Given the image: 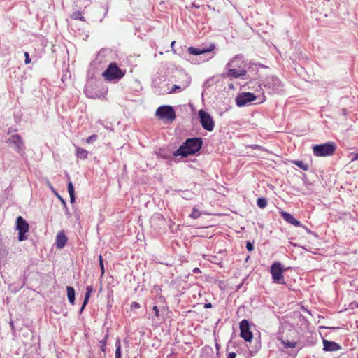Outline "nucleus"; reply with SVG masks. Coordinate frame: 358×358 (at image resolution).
<instances>
[{
  "label": "nucleus",
  "mask_w": 358,
  "mask_h": 358,
  "mask_svg": "<svg viewBox=\"0 0 358 358\" xmlns=\"http://www.w3.org/2000/svg\"><path fill=\"white\" fill-rule=\"evenodd\" d=\"M257 203L258 206L261 208H264L267 206V201L265 198L258 199Z\"/></svg>",
  "instance_id": "b1692460"
},
{
  "label": "nucleus",
  "mask_w": 358,
  "mask_h": 358,
  "mask_svg": "<svg viewBox=\"0 0 358 358\" xmlns=\"http://www.w3.org/2000/svg\"><path fill=\"white\" fill-rule=\"evenodd\" d=\"M336 149L334 142L315 145L313 147V155L316 157H328L334 154Z\"/></svg>",
  "instance_id": "7ed1b4c3"
},
{
  "label": "nucleus",
  "mask_w": 358,
  "mask_h": 358,
  "mask_svg": "<svg viewBox=\"0 0 358 358\" xmlns=\"http://www.w3.org/2000/svg\"><path fill=\"white\" fill-rule=\"evenodd\" d=\"M88 151L85 149L76 146V156L78 159H85L88 157Z\"/></svg>",
  "instance_id": "2eb2a0df"
},
{
  "label": "nucleus",
  "mask_w": 358,
  "mask_h": 358,
  "mask_svg": "<svg viewBox=\"0 0 358 358\" xmlns=\"http://www.w3.org/2000/svg\"><path fill=\"white\" fill-rule=\"evenodd\" d=\"M71 17L76 20L85 21V19L81 11H75L71 14Z\"/></svg>",
  "instance_id": "6ab92c4d"
},
{
  "label": "nucleus",
  "mask_w": 358,
  "mask_h": 358,
  "mask_svg": "<svg viewBox=\"0 0 358 358\" xmlns=\"http://www.w3.org/2000/svg\"><path fill=\"white\" fill-rule=\"evenodd\" d=\"M125 75V71L118 67L116 63H110L107 69L103 72L102 76L107 81L118 80Z\"/></svg>",
  "instance_id": "f03ea898"
},
{
  "label": "nucleus",
  "mask_w": 358,
  "mask_h": 358,
  "mask_svg": "<svg viewBox=\"0 0 358 358\" xmlns=\"http://www.w3.org/2000/svg\"><path fill=\"white\" fill-rule=\"evenodd\" d=\"M322 343L323 350L324 351L335 352L341 349V346L334 341H330L327 339H323Z\"/></svg>",
  "instance_id": "9d476101"
},
{
  "label": "nucleus",
  "mask_w": 358,
  "mask_h": 358,
  "mask_svg": "<svg viewBox=\"0 0 358 358\" xmlns=\"http://www.w3.org/2000/svg\"><path fill=\"white\" fill-rule=\"evenodd\" d=\"M99 266L101 271V275L103 276L104 275V265H103V260L101 255H99Z\"/></svg>",
  "instance_id": "bb28decb"
},
{
  "label": "nucleus",
  "mask_w": 358,
  "mask_h": 358,
  "mask_svg": "<svg viewBox=\"0 0 358 358\" xmlns=\"http://www.w3.org/2000/svg\"><path fill=\"white\" fill-rule=\"evenodd\" d=\"M12 141L16 144H22V139L19 135H13L12 136Z\"/></svg>",
  "instance_id": "cd10ccee"
},
{
  "label": "nucleus",
  "mask_w": 358,
  "mask_h": 358,
  "mask_svg": "<svg viewBox=\"0 0 358 358\" xmlns=\"http://www.w3.org/2000/svg\"><path fill=\"white\" fill-rule=\"evenodd\" d=\"M256 99V96L250 92L239 94L236 99V103L238 106H243L248 103L252 102Z\"/></svg>",
  "instance_id": "1a4fd4ad"
},
{
  "label": "nucleus",
  "mask_w": 358,
  "mask_h": 358,
  "mask_svg": "<svg viewBox=\"0 0 358 358\" xmlns=\"http://www.w3.org/2000/svg\"><path fill=\"white\" fill-rule=\"evenodd\" d=\"M174 44H175V41H172L171 43V46L172 48H173Z\"/></svg>",
  "instance_id": "4c0bfd02"
},
{
  "label": "nucleus",
  "mask_w": 358,
  "mask_h": 358,
  "mask_svg": "<svg viewBox=\"0 0 358 358\" xmlns=\"http://www.w3.org/2000/svg\"><path fill=\"white\" fill-rule=\"evenodd\" d=\"M106 343V340H102L100 341L101 350L103 352H105Z\"/></svg>",
  "instance_id": "72a5a7b5"
},
{
  "label": "nucleus",
  "mask_w": 358,
  "mask_h": 358,
  "mask_svg": "<svg viewBox=\"0 0 358 358\" xmlns=\"http://www.w3.org/2000/svg\"><path fill=\"white\" fill-rule=\"evenodd\" d=\"M241 337L245 341H251L252 333L250 329L249 322L247 320H243L240 322Z\"/></svg>",
  "instance_id": "6e6552de"
},
{
  "label": "nucleus",
  "mask_w": 358,
  "mask_h": 358,
  "mask_svg": "<svg viewBox=\"0 0 358 358\" xmlns=\"http://www.w3.org/2000/svg\"><path fill=\"white\" fill-rule=\"evenodd\" d=\"M29 223L22 216H18L16 220V229L19 231L18 240L23 241L27 239L26 234L29 231Z\"/></svg>",
  "instance_id": "423d86ee"
},
{
  "label": "nucleus",
  "mask_w": 358,
  "mask_h": 358,
  "mask_svg": "<svg viewBox=\"0 0 358 358\" xmlns=\"http://www.w3.org/2000/svg\"><path fill=\"white\" fill-rule=\"evenodd\" d=\"M357 341H358V336H357Z\"/></svg>",
  "instance_id": "ea45409f"
},
{
  "label": "nucleus",
  "mask_w": 358,
  "mask_h": 358,
  "mask_svg": "<svg viewBox=\"0 0 358 358\" xmlns=\"http://www.w3.org/2000/svg\"><path fill=\"white\" fill-rule=\"evenodd\" d=\"M245 73H246V71L244 69L237 70L235 69H229L227 72V76L229 77H232V78H238V77L245 75Z\"/></svg>",
  "instance_id": "4468645a"
},
{
  "label": "nucleus",
  "mask_w": 358,
  "mask_h": 358,
  "mask_svg": "<svg viewBox=\"0 0 358 358\" xmlns=\"http://www.w3.org/2000/svg\"><path fill=\"white\" fill-rule=\"evenodd\" d=\"M152 310L154 311L155 315L157 317H159V308H157V306H154L153 308H152Z\"/></svg>",
  "instance_id": "473e14b6"
},
{
  "label": "nucleus",
  "mask_w": 358,
  "mask_h": 358,
  "mask_svg": "<svg viewBox=\"0 0 358 358\" xmlns=\"http://www.w3.org/2000/svg\"><path fill=\"white\" fill-rule=\"evenodd\" d=\"M348 157L350 158L351 162L358 161V153L357 152H350Z\"/></svg>",
  "instance_id": "c85d7f7f"
},
{
  "label": "nucleus",
  "mask_w": 358,
  "mask_h": 358,
  "mask_svg": "<svg viewBox=\"0 0 358 358\" xmlns=\"http://www.w3.org/2000/svg\"><path fill=\"white\" fill-rule=\"evenodd\" d=\"M214 45H210L208 48H196L194 47H189L188 48V52L191 55H199L201 54H204L206 52H210L214 49Z\"/></svg>",
  "instance_id": "f8f14e48"
},
{
  "label": "nucleus",
  "mask_w": 358,
  "mask_h": 358,
  "mask_svg": "<svg viewBox=\"0 0 358 358\" xmlns=\"http://www.w3.org/2000/svg\"><path fill=\"white\" fill-rule=\"evenodd\" d=\"M189 86V82H187L186 84H184L182 85H175L173 86V87L171 89V90L170 91V93H173V92H176V90H179L180 91H182L184 90L187 87Z\"/></svg>",
  "instance_id": "4be33fe9"
},
{
  "label": "nucleus",
  "mask_w": 358,
  "mask_h": 358,
  "mask_svg": "<svg viewBox=\"0 0 358 358\" xmlns=\"http://www.w3.org/2000/svg\"><path fill=\"white\" fill-rule=\"evenodd\" d=\"M115 347L116 349L115 358H122L121 343L120 340L116 341Z\"/></svg>",
  "instance_id": "412c9836"
},
{
  "label": "nucleus",
  "mask_w": 358,
  "mask_h": 358,
  "mask_svg": "<svg viewBox=\"0 0 358 358\" xmlns=\"http://www.w3.org/2000/svg\"><path fill=\"white\" fill-rule=\"evenodd\" d=\"M204 308H212V304L210 303H205Z\"/></svg>",
  "instance_id": "c9c22d12"
},
{
  "label": "nucleus",
  "mask_w": 358,
  "mask_h": 358,
  "mask_svg": "<svg viewBox=\"0 0 358 358\" xmlns=\"http://www.w3.org/2000/svg\"><path fill=\"white\" fill-rule=\"evenodd\" d=\"M67 242V238L64 231H60L56 237V246L57 248H63Z\"/></svg>",
  "instance_id": "ddd939ff"
},
{
  "label": "nucleus",
  "mask_w": 358,
  "mask_h": 358,
  "mask_svg": "<svg viewBox=\"0 0 358 358\" xmlns=\"http://www.w3.org/2000/svg\"><path fill=\"white\" fill-rule=\"evenodd\" d=\"M292 163L294 165L297 166L299 168L301 169L303 171H308L309 169V166L308 164L304 163L301 160H293Z\"/></svg>",
  "instance_id": "a211bd4d"
},
{
  "label": "nucleus",
  "mask_w": 358,
  "mask_h": 358,
  "mask_svg": "<svg viewBox=\"0 0 358 358\" xmlns=\"http://www.w3.org/2000/svg\"><path fill=\"white\" fill-rule=\"evenodd\" d=\"M68 192L70 195L71 203H73L75 201L74 188L71 182L68 183Z\"/></svg>",
  "instance_id": "aec40b11"
},
{
  "label": "nucleus",
  "mask_w": 358,
  "mask_h": 358,
  "mask_svg": "<svg viewBox=\"0 0 358 358\" xmlns=\"http://www.w3.org/2000/svg\"><path fill=\"white\" fill-rule=\"evenodd\" d=\"M199 117L203 129L208 131H212L215 127V122L210 114L203 110H201L199 111Z\"/></svg>",
  "instance_id": "0eeeda50"
},
{
  "label": "nucleus",
  "mask_w": 358,
  "mask_h": 358,
  "mask_svg": "<svg viewBox=\"0 0 358 358\" xmlns=\"http://www.w3.org/2000/svg\"><path fill=\"white\" fill-rule=\"evenodd\" d=\"M202 145L203 141L201 138H188L173 155L175 157L181 155L185 157L195 154L201 148Z\"/></svg>",
  "instance_id": "f257e3e1"
},
{
  "label": "nucleus",
  "mask_w": 358,
  "mask_h": 358,
  "mask_svg": "<svg viewBox=\"0 0 358 358\" xmlns=\"http://www.w3.org/2000/svg\"><path fill=\"white\" fill-rule=\"evenodd\" d=\"M189 216L193 219H196L200 216V213L196 208H194Z\"/></svg>",
  "instance_id": "a878e982"
},
{
  "label": "nucleus",
  "mask_w": 358,
  "mask_h": 358,
  "mask_svg": "<svg viewBox=\"0 0 358 358\" xmlns=\"http://www.w3.org/2000/svg\"><path fill=\"white\" fill-rule=\"evenodd\" d=\"M58 198L60 199V201H62V203L63 204H65V201L59 196V195H57Z\"/></svg>",
  "instance_id": "e433bc0d"
},
{
  "label": "nucleus",
  "mask_w": 358,
  "mask_h": 358,
  "mask_svg": "<svg viewBox=\"0 0 358 358\" xmlns=\"http://www.w3.org/2000/svg\"><path fill=\"white\" fill-rule=\"evenodd\" d=\"M246 248L248 251H252L254 250L253 245L250 241L246 243Z\"/></svg>",
  "instance_id": "c756f323"
},
{
  "label": "nucleus",
  "mask_w": 358,
  "mask_h": 358,
  "mask_svg": "<svg viewBox=\"0 0 358 358\" xmlns=\"http://www.w3.org/2000/svg\"><path fill=\"white\" fill-rule=\"evenodd\" d=\"M282 343L284 345V348L286 349L289 348H294L296 346V342L295 341H282Z\"/></svg>",
  "instance_id": "5701e85b"
},
{
  "label": "nucleus",
  "mask_w": 358,
  "mask_h": 358,
  "mask_svg": "<svg viewBox=\"0 0 358 358\" xmlns=\"http://www.w3.org/2000/svg\"><path fill=\"white\" fill-rule=\"evenodd\" d=\"M24 57H25V60H24V62L26 64H28L31 62V59L29 57V55L27 52H24Z\"/></svg>",
  "instance_id": "7c9ffc66"
},
{
  "label": "nucleus",
  "mask_w": 358,
  "mask_h": 358,
  "mask_svg": "<svg viewBox=\"0 0 358 358\" xmlns=\"http://www.w3.org/2000/svg\"><path fill=\"white\" fill-rule=\"evenodd\" d=\"M66 291H67L68 299H69V302L72 305H73L74 301H75V290H74L73 287L68 286L66 287Z\"/></svg>",
  "instance_id": "f3484780"
},
{
  "label": "nucleus",
  "mask_w": 358,
  "mask_h": 358,
  "mask_svg": "<svg viewBox=\"0 0 358 358\" xmlns=\"http://www.w3.org/2000/svg\"><path fill=\"white\" fill-rule=\"evenodd\" d=\"M92 290H93V288H92V286H87V288H86V293L85 294V299H84V301H83V303L81 310H83L84 309V308L85 307V306L88 303V301L90 299V295H91V293H92Z\"/></svg>",
  "instance_id": "dca6fc26"
},
{
  "label": "nucleus",
  "mask_w": 358,
  "mask_h": 358,
  "mask_svg": "<svg viewBox=\"0 0 358 358\" xmlns=\"http://www.w3.org/2000/svg\"><path fill=\"white\" fill-rule=\"evenodd\" d=\"M156 115L161 120H166L173 122L176 118V113L172 106H159L155 113Z\"/></svg>",
  "instance_id": "39448f33"
},
{
  "label": "nucleus",
  "mask_w": 358,
  "mask_h": 358,
  "mask_svg": "<svg viewBox=\"0 0 358 358\" xmlns=\"http://www.w3.org/2000/svg\"><path fill=\"white\" fill-rule=\"evenodd\" d=\"M197 271H199V268H194V273H196V272H197Z\"/></svg>",
  "instance_id": "58836bf2"
},
{
  "label": "nucleus",
  "mask_w": 358,
  "mask_h": 358,
  "mask_svg": "<svg viewBox=\"0 0 358 358\" xmlns=\"http://www.w3.org/2000/svg\"><path fill=\"white\" fill-rule=\"evenodd\" d=\"M227 358H236V354L234 352H231L227 355Z\"/></svg>",
  "instance_id": "f704fd0d"
},
{
  "label": "nucleus",
  "mask_w": 358,
  "mask_h": 358,
  "mask_svg": "<svg viewBox=\"0 0 358 358\" xmlns=\"http://www.w3.org/2000/svg\"><path fill=\"white\" fill-rule=\"evenodd\" d=\"M141 306L138 302H132L131 304V309H138L140 308Z\"/></svg>",
  "instance_id": "2f4dec72"
},
{
  "label": "nucleus",
  "mask_w": 358,
  "mask_h": 358,
  "mask_svg": "<svg viewBox=\"0 0 358 358\" xmlns=\"http://www.w3.org/2000/svg\"><path fill=\"white\" fill-rule=\"evenodd\" d=\"M281 216L282 218L288 223L295 226V227H301L302 226L301 223L295 219V217L290 213L282 211L280 212Z\"/></svg>",
  "instance_id": "9b49d317"
},
{
  "label": "nucleus",
  "mask_w": 358,
  "mask_h": 358,
  "mask_svg": "<svg viewBox=\"0 0 358 358\" xmlns=\"http://www.w3.org/2000/svg\"><path fill=\"white\" fill-rule=\"evenodd\" d=\"M285 268H283L282 265L279 262H275L271 266V274L272 276L273 281L278 284H284V275L283 272L285 271Z\"/></svg>",
  "instance_id": "20e7f679"
},
{
  "label": "nucleus",
  "mask_w": 358,
  "mask_h": 358,
  "mask_svg": "<svg viewBox=\"0 0 358 358\" xmlns=\"http://www.w3.org/2000/svg\"><path fill=\"white\" fill-rule=\"evenodd\" d=\"M98 138V136L96 134H92L88 138H86L85 142L87 143H91L96 141Z\"/></svg>",
  "instance_id": "393cba45"
}]
</instances>
